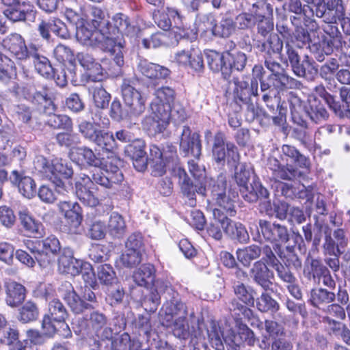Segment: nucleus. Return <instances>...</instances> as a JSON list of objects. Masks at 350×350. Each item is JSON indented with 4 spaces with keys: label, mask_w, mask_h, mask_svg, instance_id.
<instances>
[{
    "label": "nucleus",
    "mask_w": 350,
    "mask_h": 350,
    "mask_svg": "<svg viewBox=\"0 0 350 350\" xmlns=\"http://www.w3.org/2000/svg\"><path fill=\"white\" fill-rule=\"evenodd\" d=\"M76 38L83 45L98 47L109 54L113 64L107 68L115 75L121 72V68L124 64V51L125 40L122 38H116L106 35L98 29H88L85 23L76 27Z\"/></svg>",
    "instance_id": "obj_1"
},
{
    "label": "nucleus",
    "mask_w": 350,
    "mask_h": 350,
    "mask_svg": "<svg viewBox=\"0 0 350 350\" xmlns=\"http://www.w3.org/2000/svg\"><path fill=\"white\" fill-rule=\"evenodd\" d=\"M120 169L113 164H107L102 168L92 171V176L81 175L75 183V195L88 206L94 207L99 203L98 199L90 191L91 185L96 184L106 189H113L123 180Z\"/></svg>",
    "instance_id": "obj_2"
},
{
    "label": "nucleus",
    "mask_w": 350,
    "mask_h": 350,
    "mask_svg": "<svg viewBox=\"0 0 350 350\" xmlns=\"http://www.w3.org/2000/svg\"><path fill=\"white\" fill-rule=\"evenodd\" d=\"M85 285L81 288V295L75 291L71 283L65 282L62 285V297L70 310L76 314H81L85 310L94 308L97 305V299L94 291L98 290L94 273L92 271L83 273Z\"/></svg>",
    "instance_id": "obj_3"
},
{
    "label": "nucleus",
    "mask_w": 350,
    "mask_h": 350,
    "mask_svg": "<svg viewBox=\"0 0 350 350\" xmlns=\"http://www.w3.org/2000/svg\"><path fill=\"white\" fill-rule=\"evenodd\" d=\"M265 66L271 72L266 78L265 82H262V100L267 106L272 101L278 103L280 91L286 88H298L301 83L288 76L282 64L273 59V57L265 56Z\"/></svg>",
    "instance_id": "obj_4"
},
{
    "label": "nucleus",
    "mask_w": 350,
    "mask_h": 350,
    "mask_svg": "<svg viewBox=\"0 0 350 350\" xmlns=\"http://www.w3.org/2000/svg\"><path fill=\"white\" fill-rule=\"evenodd\" d=\"M233 101L241 108L245 109L246 118L253 121L258 115L257 104L260 96L256 81H248L233 78Z\"/></svg>",
    "instance_id": "obj_5"
},
{
    "label": "nucleus",
    "mask_w": 350,
    "mask_h": 350,
    "mask_svg": "<svg viewBox=\"0 0 350 350\" xmlns=\"http://www.w3.org/2000/svg\"><path fill=\"white\" fill-rule=\"evenodd\" d=\"M150 108L151 113L142 120L143 129L152 135L163 133L170 122L172 106L152 100Z\"/></svg>",
    "instance_id": "obj_6"
},
{
    "label": "nucleus",
    "mask_w": 350,
    "mask_h": 350,
    "mask_svg": "<svg viewBox=\"0 0 350 350\" xmlns=\"http://www.w3.org/2000/svg\"><path fill=\"white\" fill-rule=\"evenodd\" d=\"M27 247L34 255L40 267L49 268L55 262L62 246L57 237L51 234L36 243L28 242Z\"/></svg>",
    "instance_id": "obj_7"
},
{
    "label": "nucleus",
    "mask_w": 350,
    "mask_h": 350,
    "mask_svg": "<svg viewBox=\"0 0 350 350\" xmlns=\"http://www.w3.org/2000/svg\"><path fill=\"white\" fill-rule=\"evenodd\" d=\"M78 131L87 141L92 142L107 152H112L117 144L112 133L100 129L98 124L82 120L77 125Z\"/></svg>",
    "instance_id": "obj_8"
},
{
    "label": "nucleus",
    "mask_w": 350,
    "mask_h": 350,
    "mask_svg": "<svg viewBox=\"0 0 350 350\" xmlns=\"http://www.w3.org/2000/svg\"><path fill=\"white\" fill-rule=\"evenodd\" d=\"M164 295L167 301L159 312V319L161 324L169 328L174 318L187 316V310L185 304L180 301L179 294L171 287H166Z\"/></svg>",
    "instance_id": "obj_9"
},
{
    "label": "nucleus",
    "mask_w": 350,
    "mask_h": 350,
    "mask_svg": "<svg viewBox=\"0 0 350 350\" xmlns=\"http://www.w3.org/2000/svg\"><path fill=\"white\" fill-rule=\"evenodd\" d=\"M286 54L293 73L298 77L308 81H313L318 74V68L314 61L308 55L301 60L296 49L287 43L285 46Z\"/></svg>",
    "instance_id": "obj_10"
},
{
    "label": "nucleus",
    "mask_w": 350,
    "mask_h": 350,
    "mask_svg": "<svg viewBox=\"0 0 350 350\" xmlns=\"http://www.w3.org/2000/svg\"><path fill=\"white\" fill-rule=\"evenodd\" d=\"M182 18L178 10L172 8H167V12L157 10L153 12V20L155 24L164 31H168L172 28L170 33L174 35L176 40H178V38H185L187 35Z\"/></svg>",
    "instance_id": "obj_11"
},
{
    "label": "nucleus",
    "mask_w": 350,
    "mask_h": 350,
    "mask_svg": "<svg viewBox=\"0 0 350 350\" xmlns=\"http://www.w3.org/2000/svg\"><path fill=\"white\" fill-rule=\"evenodd\" d=\"M241 197L247 202L255 203L260 201V211H271V204L269 200V192L253 176L252 183L239 187Z\"/></svg>",
    "instance_id": "obj_12"
},
{
    "label": "nucleus",
    "mask_w": 350,
    "mask_h": 350,
    "mask_svg": "<svg viewBox=\"0 0 350 350\" xmlns=\"http://www.w3.org/2000/svg\"><path fill=\"white\" fill-rule=\"evenodd\" d=\"M36 168L49 180H52V176L67 180L73 175L72 166L59 159L49 161L43 157H38L36 161Z\"/></svg>",
    "instance_id": "obj_13"
},
{
    "label": "nucleus",
    "mask_w": 350,
    "mask_h": 350,
    "mask_svg": "<svg viewBox=\"0 0 350 350\" xmlns=\"http://www.w3.org/2000/svg\"><path fill=\"white\" fill-rule=\"evenodd\" d=\"M202 148L200 135L198 132H193L189 126H183L179 137L180 154L184 157H192L199 159Z\"/></svg>",
    "instance_id": "obj_14"
},
{
    "label": "nucleus",
    "mask_w": 350,
    "mask_h": 350,
    "mask_svg": "<svg viewBox=\"0 0 350 350\" xmlns=\"http://www.w3.org/2000/svg\"><path fill=\"white\" fill-rule=\"evenodd\" d=\"M172 175L178 179L181 192L187 199L186 203L191 207L195 206L196 205V193L202 196L205 195L206 188L202 185L193 184L185 170L181 165H176L172 168Z\"/></svg>",
    "instance_id": "obj_15"
},
{
    "label": "nucleus",
    "mask_w": 350,
    "mask_h": 350,
    "mask_svg": "<svg viewBox=\"0 0 350 350\" xmlns=\"http://www.w3.org/2000/svg\"><path fill=\"white\" fill-rule=\"evenodd\" d=\"M258 230H260L266 241L275 243L274 249L278 251L280 249V244L289 241L290 234L287 227L276 222L271 223L265 219H260Z\"/></svg>",
    "instance_id": "obj_16"
},
{
    "label": "nucleus",
    "mask_w": 350,
    "mask_h": 350,
    "mask_svg": "<svg viewBox=\"0 0 350 350\" xmlns=\"http://www.w3.org/2000/svg\"><path fill=\"white\" fill-rule=\"evenodd\" d=\"M228 166L234 169V178L239 187L247 185L254 174V170L250 164L240 163V155L234 144H228Z\"/></svg>",
    "instance_id": "obj_17"
},
{
    "label": "nucleus",
    "mask_w": 350,
    "mask_h": 350,
    "mask_svg": "<svg viewBox=\"0 0 350 350\" xmlns=\"http://www.w3.org/2000/svg\"><path fill=\"white\" fill-rule=\"evenodd\" d=\"M121 89L124 105L129 108L131 116L134 117L141 116L146 109V100L141 93L126 79L123 81Z\"/></svg>",
    "instance_id": "obj_18"
},
{
    "label": "nucleus",
    "mask_w": 350,
    "mask_h": 350,
    "mask_svg": "<svg viewBox=\"0 0 350 350\" xmlns=\"http://www.w3.org/2000/svg\"><path fill=\"white\" fill-rule=\"evenodd\" d=\"M58 267L62 272L72 275H83L85 272L92 271L91 265L75 258L73 256V251L69 247L63 249L58 258Z\"/></svg>",
    "instance_id": "obj_19"
},
{
    "label": "nucleus",
    "mask_w": 350,
    "mask_h": 350,
    "mask_svg": "<svg viewBox=\"0 0 350 350\" xmlns=\"http://www.w3.org/2000/svg\"><path fill=\"white\" fill-rule=\"evenodd\" d=\"M68 313L63 303L58 299H53L49 304V313L46 314L42 321V328L47 334H54L57 329L53 322L64 323Z\"/></svg>",
    "instance_id": "obj_20"
},
{
    "label": "nucleus",
    "mask_w": 350,
    "mask_h": 350,
    "mask_svg": "<svg viewBox=\"0 0 350 350\" xmlns=\"http://www.w3.org/2000/svg\"><path fill=\"white\" fill-rule=\"evenodd\" d=\"M215 219L219 221L224 233L231 240L245 244L250 241V236L245 226L241 222L235 221L227 216L215 213Z\"/></svg>",
    "instance_id": "obj_21"
},
{
    "label": "nucleus",
    "mask_w": 350,
    "mask_h": 350,
    "mask_svg": "<svg viewBox=\"0 0 350 350\" xmlns=\"http://www.w3.org/2000/svg\"><path fill=\"white\" fill-rule=\"evenodd\" d=\"M37 31L42 40L47 42L51 40V32L64 39L69 38L70 36L66 24L56 17L40 20L38 25Z\"/></svg>",
    "instance_id": "obj_22"
},
{
    "label": "nucleus",
    "mask_w": 350,
    "mask_h": 350,
    "mask_svg": "<svg viewBox=\"0 0 350 350\" xmlns=\"http://www.w3.org/2000/svg\"><path fill=\"white\" fill-rule=\"evenodd\" d=\"M254 46L265 56L278 55L280 61L285 66H288V59L286 55L282 53L283 40L278 34L269 35L266 40H256L253 38Z\"/></svg>",
    "instance_id": "obj_23"
},
{
    "label": "nucleus",
    "mask_w": 350,
    "mask_h": 350,
    "mask_svg": "<svg viewBox=\"0 0 350 350\" xmlns=\"http://www.w3.org/2000/svg\"><path fill=\"white\" fill-rule=\"evenodd\" d=\"M254 342V332L246 325L239 327L237 332H230L224 338L227 350H243L245 343L252 346Z\"/></svg>",
    "instance_id": "obj_24"
},
{
    "label": "nucleus",
    "mask_w": 350,
    "mask_h": 350,
    "mask_svg": "<svg viewBox=\"0 0 350 350\" xmlns=\"http://www.w3.org/2000/svg\"><path fill=\"white\" fill-rule=\"evenodd\" d=\"M270 268L263 262L255 261L249 270V275L254 283L263 291H273L271 286L274 273Z\"/></svg>",
    "instance_id": "obj_25"
},
{
    "label": "nucleus",
    "mask_w": 350,
    "mask_h": 350,
    "mask_svg": "<svg viewBox=\"0 0 350 350\" xmlns=\"http://www.w3.org/2000/svg\"><path fill=\"white\" fill-rule=\"evenodd\" d=\"M3 48L12 54L17 59L26 61L30 49L24 38L19 33H12L5 37L1 42Z\"/></svg>",
    "instance_id": "obj_26"
},
{
    "label": "nucleus",
    "mask_w": 350,
    "mask_h": 350,
    "mask_svg": "<svg viewBox=\"0 0 350 350\" xmlns=\"http://www.w3.org/2000/svg\"><path fill=\"white\" fill-rule=\"evenodd\" d=\"M170 327H172V334L176 338L183 340L197 338L200 337L202 334L200 320L197 321L196 328L193 325L190 328L187 321V316L177 317L174 321L172 320V325Z\"/></svg>",
    "instance_id": "obj_27"
},
{
    "label": "nucleus",
    "mask_w": 350,
    "mask_h": 350,
    "mask_svg": "<svg viewBox=\"0 0 350 350\" xmlns=\"http://www.w3.org/2000/svg\"><path fill=\"white\" fill-rule=\"evenodd\" d=\"M58 208L67 222L70 225V232L77 234L79 227L83 220L81 206L77 202L64 200L59 202Z\"/></svg>",
    "instance_id": "obj_28"
},
{
    "label": "nucleus",
    "mask_w": 350,
    "mask_h": 350,
    "mask_svg": "<svg viewBox=\"0 0 350 350\" xmlns=\"http://www.w3.org/2000/svg\"><path fill=\"white\" fill-rule=\"evenodd\" d=\"M30 59L36 72L46 79L55 77V69L53 68L49 59L41 54L38 48L34 44H30L27 60Z\"/></svg>",
    "instance_id": "obj_29"
},
{
    "label": "nucleus",
    "mask_w": 350,
    "mask_h": 350,
    "mask_svg": "<svg viewBox=\"0 0 350 350\" xmlns=\"http://www.w3.org/2000/svg\"><path fill=\"white\" fill-rule=\"evenodd\" d=\"M10 180L18 187L19 192L25 198L31 199L36 193V185L34 180L26 175L24 170H14L10 174Z\"/></svg>",
    "instance_id": "obj_30"
},
{
    "label": "nucleus",
    "mask_w": 350,
    "mask_h": 350,
    "mask_svg": "<svg viewBox=\"0 0 350 350\" xmlns=\"http://www.w3.org/2000/svg\"><path fill=\"white\" fill-rule=\"evenodd\" d=\"M303 111L316 124L327 120L329 116L324 103L314 96H309L306 102L304 101Z\"/></svg>",
    "instance_id": "obj_31"
},
{
    "label": "nucleus",
    "mask_w": 350,
    "mask_h": 350,
    "mask_svg": "<svg viewBox=\"0 0 350 350\" xmlns=\"http://www.w3.org/2000/svg\"><path fill=\"white\" fill-rule=\"evenodd\" d=\"M71 159L79 165H87L98 168H102L107 164H113L111 162L105 161L96 156L92 150L86 146L77 147L70 152Z\"/></svg>",
    "instance_id": "obj_32"
},
{
    "label": "nucleus",
    "mask_w": 350,
    "mask_h": 350,
    "mask_svg": "<svg viewBox=\"0 0 350 350\" xmlns=\"http://www.w3.org/2000/svg\"><path fill=\"white\" fill-rule=\"evenodd\" d=\"M28 99L42 113H53L57 109L49 89L46 86L31 94Z\"/></svg>",
    "instance_id": "obj_33"
},
{
    "label": "nucleus",
    "mask_w": 350,
    "mask_h": 350,
    "mask_svg": "<svg viewBox=\"0 0 350 350\" xmlns=\"http://www.w3.org/2000/svg\"><path fill=\"white\" fill-rule=\"evenodd\" d=\"M138 71L149 79H165L171 74V71L165 66L148 62L146 59L140 58L137 65Z\"/></svg>",
    "instance_id": "obj_34"
},
{
    "label": "nucleus",
    "mask_w": 350,
    "mask_h": 350,
    "mask_svg": "<svg viewBox=\"0 0 350 350\" xmlns=\"http://www.w3.org/2000/svg\"><path fill=\"white\" fill-rule=\"evenodd\" d=\"M234 144L226 141V135L221 131L217 132L213 137L212 146L213 159L217 165H224L226 160L228 165L229 151L228 144Z\"/></svg>",
    "instance_id": "obj_35"
},
{
    "label": "nucleus",
    "mask_w": 350,
    "mask_h": 350,
    "mask_svg": "<svg viewBox=\"0 0 350 350\" xmlns=\"http://www.w3.org/2000/svg\"><path fill=\"white\" fill-rule=\"evenodd\" d=\"M205 55L209 68L214 72H221L224 79L228 80L231 76V68L226 64L224 53L208 50Z\"/></svg>",
    "instance_id": "obj_36"
},
{
    "label": "nucleus",
    "mask_w": 350,
    "mask_h": 350,
    "mask_svg": "<svg viewBox=\"0 0 350 350\" xmlns=\"http://www.w3.org/2000/svg\"><path fill=\"white\" fill-rule=\"evenodd\" d=\"M327 269L321 258L308 256L304 262L303 274L309 280L319 282Z\"/></svg>",
    "instance_id": "obj_37"
},
{
    "label": "nucleus",
    "mask_w": 350,
    "mask_h": 350,
    "mask_svg": "<svg viewBox=\"0 0 350 350\" xmlns=\"http://www.w3.org/2000/svg\"><path fill=\"white\" fill-rule=\"evenodd\" d=\"M238 196L237 192L228 191L222 196L215 199L213 203L217 206L213 209V214L215 218V213L218 211L223 216L234 217L237 214L235 199Z\"/></svg>",
    "instance_id": "obj_38"
},
{
    "label": "nucleus",
    "mask_w": 350,
    "mask_h": 350,
    "mask_svg": "<svg viewBox=\"0 0 350 350\" xmlns=\"http://www.w3.org/2000/svg\"><path fill=\"white\" fill-rule=\"evenodd\" d=\"M77 59L80 65L89 72L88 76L93 81H101L103 68L102 65L97 62L93 56L86 53H79Z\"/></svg>",
    "instance_id": "obj_39"
},
{
    "label": "nucleus",
    "mask_w": 350,
    "mask_h": 350,
    "mask_svg": "<svg viewBox=\"0 0 350 350\" xmlns=\"http://www.w3.org/2000/svg\"><path fill=\"white\" fill-rule=\"evenodd\" d=\"M308 297V302L312 306L319 309H323L336 299L335 293L321 287L311 289Z\"/></svg>",
    "instance_id": "obj_40"
},
{
    "label": "nucleus",
    "mask_w": 350,
    "mask_h": 350,
    "mask_svg": "<svg viewBox=\"0 0 350 350\" xmlns=\"http://www.w3.org/2000/svg\"><path fill=\"white\" fill-rule=\"evenodd\" d=\"M312 16L321 18L323 22L332 23L335 21V6L331 7V3L325 0H314L308 5V9Z\"/></svg>",
    "instance_id": "obj_41"
},
{
    "label": "nucleus",
    "mask_w": 350,
    "mask_h": 350,
    "mask_svg": "<svg viewBox=\"0 0 350 350\" xmlns=\"http://www.w3.org/2000/svg\"><path fill=\"white\" fill-rule=\"evenodd\" d=\"M232 288L236 299L248 306H254L255 304L257 292L256 289L250 285L245 284L241 281H232Z\"/></svg>",
    "instance_id": "obj_42"
},
{
    "label": "nucleus",
    "mask_w": 350,
    "mask_h": 350,
    "mask_svg": "<svg viewBox=\"0 0 350 350\" xmlns=\"http://www.w3.org/2000/svg\"><path fill=\"white\" fill-rule=\"evenodd\" d=\"M148 165L153 176L159 177L164 175L167 167L170 165L162 158L161 148L156 145H152L150 148V157H148Z\"/></svg>",
    "instance_id": "obj_43"
},
{
    "label": "nucleus",
    "mask_w": 350,
    "mask_h": 350,
    "mask_svg": "<svg viewBox=\"0 0 350 350\" xmlns=\"http://www.w3.org/2000/svg\"><path fill=\"white\" fill-rule=\"evenodd\" d=\"M25 288L21 284L11 281L5 284V302L12 308L21 305L25 298Z\"/></svg>",
    "instance_id": "obj_44"
},
{
    "label": "nucleus",
    "mask_w": 350,
    "mask_h": 350,
    "mask_svg": "<svg viewBox=\"0 0 350 350\" xmlns=\"http://www.w3.org/2000/svg\"><path fill=\"white\" fill-rule=\"evenodd\" d=\"M135 327L142 341H145L147 345L157 339L159 336L157 332L152 329L149 314H139L135 321Z\"/></svg>",
    "instance_id": "obj_45"
},
{
    "label": "nucleus",
    "mask_w": 350,
    "mask_h": 350,
    "mask_svg": "<svg viewBox=\"0 0 350 350\" xmlns=\"http://www.w3.org/2000/svg\"><path fill=\"white\" fill-rule=\"evenodd\" d=\"M234 25V18L229 14L226 13L213 27L212 35L216 38H228L235 33Z\"/></svg>",
    "instance_id": "obj_46"
},
{
    "label": "nucleus",
    "mask_w": 350,
    "mask_h": 350,
    "mask_svg": "<svg viewBox=\"0 0 350 350\" xmlns=\"http://www.w3.org/2000/svg\"><path fill=\"white\" fill-rule=\"evenodd\" d=\"M18 219L21 225L27 233L34 235L35 237L42 235V224L34 219L28 211H20L18 213Z\"/></svg>",
    "instance_id": "obj_47"
},
{
    "label": "nucleus",
    "mask_w": 350,
    "mask_h": 350,
    "mask_svg": "<svg viewBox=\"0 0 350 350\" xmlns=\"http://www.w3.org/2000/svg\"><path fill=\"white\" fill-rule=\"evenodd\" d=\"M155 277L154 267L150 263L143 264L133 273L135 283L141 287H147L152 284Z\"/></svg>",
    "instance_id": "obj_48"
},
{
    "label": "nucleus",
    "mask_w": 350,
    "mask_h": 350,
    "mask_svg": "<svg viewBox=\"0 0 350 350\" xmlns=\"http://www.w3.org/2000/svg\"><path fill=\"white\" fill-rule=\"evenodd\" d=\"M107 232L113 239H121L126 231V225L123 217L118 213H112L109 218Z\"/></svg>",
    "instance_id": "obj_49"
},
{
    "label": "nucleus",
    "mask_w": 350,
    "mask_h": 350,
    "mask_svg": "<svg viewBox=\"0 0 350 350\" xmlns=\"http://www.w3.org/2000/svg\"><path fill=\"white\" fill-rule=\"evenodd\" d=\"M238 261L245 267H249L252 261L260 257V246L252 244L243 248H239L236 251Z\"/></svg>",
    "instance_id": "obj_50"
},
{
    "label": "nucleus",
    "mask_w": 350,
    "mask_h": 350,
    "mask_svg": "<svg viewBox=\"0 0 350 350\" xmlns=\"http://www.w3.org/2000/svg\"><path fill=\"white\" fill-rule=\"evenodd\" d=\"M288 100L293 122L301 128L307 129L308 122L299 116V113L303 111L304 100L293 92L289 93Z\"/></svg>",
    "instance_id": "obj_51"
},
{
    "label": "nucleus",
    "mask_w": 350,
    "mask_h": 350,
    "mask_svg": "<svg viewBox=\"0 0 350 350\" xmlns=\"http://www.w3.org/2000/svg\"><path fill=\"white\" fill-rule=\"evenodd\" d=\"M39 315L40 311L37 304L27 301L18 309L17 319L23 323H28L36 321Z\"/></svg>",
    "instance_id": "obj_52"
},
{
    "label": "nucleus",
    "mask_w": 350,
    "mask_h": 350,
    "mask_svg": "<svg viewBox=\"0 0 350 350\" xmlns=\"http://www.w3.org/2000/svg\"><path fill=\"white\" fill-rule=\"evenodd\" d=\"M88 91L92 95L93 101L96 107L102 109L108 107L111 95L105 90L101 84L90 86Z\"/></svg>",
    "instance_id": "obj_53"
},
{
    "label": "nucleus",
    "mask_w": 350,
    "mask_h": 350,
    "mask_svg": "<svg viewBox=\"0 0 350 350\" xmlns=\"http://www.w3.org/2000/svg\"><path fill=\"white\" fill-rule=\"evenodd\" d=\"M282 155L291 159L300 167L308 169L310 165V159L301 154L295 146L284 144L282 146Z\"/></svg>",
    "instance_id": "obj_54"
},
{
    "label": "nucleus",
    "mask_w": 350,
    "mask_h": 350,
    "mask_svg": "<svg viewBox=\"0 0 350 350\" xmlns=\"http://www.w3.org/2000/svg\"><path fill=\"white\" fill-rule=\"evenodd\" d=\"M268 291H263L260 297L256 298V308L262 312H276L280 309V304Z\"/></svg>",
    "instance_id": "obj_55"
},
{
    "label": "nucleus",
    "mask_w": 350,
    "mask_h": 350,
    "mask_svg": "<svg viewBox=\"0 0 350 350\" xmlns=\"http://www.w3.org/2000/svg\"><path fill=\"white\" fill-rule=\"evenodd\" d=\"M96 276L100 283L109 286L118 282L113 267L109 264H101L96 267Z\"/></svg>",
    "instance_id": "obj_56"
},
{
    "label": "nucleus",
    "mask_w": 350,
    "mask_h": 350,
    "mask_svg": "<svg viewBox=\"0 0 350 350\" xmlns=\"http://www.w3.org/2000/svg\"><path fill=\"white\" fill-rule=\"evenodd\" d=\"M91 16L94 27L106 35H111L109 21L105 18L104 12L99 8L92 7L91 8Z\"/></svg>",
    "instance_id": "obj_57"
},
{
    "label": "nucleus",
    "mask_w": 350,
    "mask_h": 350,
    "mask_svg": "<svg viewBox=\"0 0 350 350\" xmlns=\"http://www.w3.org/2000/svg\"><path fill=\"white\" fill-rule=\"evenodd\" d=\"M112 21L114 27L122 34L132 36L135 33V26L131 24L129 17L126 14L117 13L113 16Z\"/></svg>",
    "instance_id": "obj_58"
},
{
    "label": "nucleus",
    "mask_w": 350,
    "mask_h": 350,
    "mask_svg": "<svg viewBox=\"0 0 350 350\" xmlns=\"http://www.w3.org/2000/svg\"><path fill=\"white\" fill-rule=\"evenodd\" d=\"M15 71L14 62L10 57L0 52V82L8 83Z\"/></svg>",
    "instance_id": "obj_59"
},
{
    "label": "nucleus",
    "mask_w": 350,
    "mask_h": 350,
    "mask_svg": "<svg viewBox=\"0 0 350 350\" xmlns=\"http://www.w3.org/2000/svg\"><path fill=\"white\" fill-rule=\"evenodd\" d=\"M27 3L23 0L18 5L5 8L3 12L4 16L12 23L22 22L26 20L27 11L25 10Z\"/></svg>",
    "instance_id": "obj_60"
},
{
    "label": "nucleus",
    "mask_w": 350,
    "mask_h": 350,
    "mask_svg": "<svg viewBox=\"0 0 350 350\" xmlns=\"http://www.w3.org/2000/svg\"><path fill=\"white\" fill-rule=\"evenodd\" d=\"M49 116L46 124L54 129H65L69 130L72 128V120L67 115L45 113Z\"/></svg>",
    "instance_id": "obj_61"
},
{
    "label": "nucleus",
    "mask_w": 350,
    "mask_h": 350,
    "mask_svg": "<svg viewBox=\"0 0 350 350\" xmlns=\"http://www.w3.org/2000/svg\"><path fill=\"white\" fill-rule=\"evenodd\" d=\"M258 14L253 12H243L239 14L234 19L235 29L239 30H249L256 26Z\"/></svg>",
    "instance_id": "obj_62"
},
{
    "label": "nucleus",
    "mask_w": 350,
    "mask_h": 350,
    "mask_svg": "<svg viewBox=\"0 0 350 350\" xmlns=\"http://www.w3.org/2000/svg\"><path fill=\"white\" fill-rule=\"evenodd\" d=\"M226 186L227 181L222 175L210 181L206 191L210 193L212 202L226 193Z\"/></svg>",
    "instance_id": "obj_63"
},
{
    "label": "nucleus",
    "mask_w": 350,
    "mask_h": 350,
    "mask_svg": "<svg viewBox=\"0 0 350 350\" xmlns=\"http://www.w3.org/2000/svg\"><path fill=\"white\" fill-rule=\"evenodd\" d=\"M124 294L123 287L117 282L107 286L106 301L111 306H116L122 302Z\"/></svg>",
    "instance_id": "obj_64"
}]
</instances>
